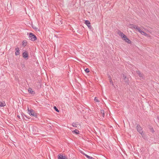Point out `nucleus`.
<instances>
[{
    "label": "nucleus",
    "instance_id": "17",
    "mask_svg": "<svg viewBox=\"0 0 159 159\" xmlns=\"http://www.w3.org/2000/svg\"><path fill=\"white\" fill-rule=\"evenodd\" d=\"M94 101L96 102H99V101L97 97H95L94 99Z\"/></svg>",
    "mask_w": 159,
    "mask_h": 159
},
{
    "label": "nucleus",
    "instance_id": "31",
    "mask_svg": "<svg viewBox=\"0 0 159 159\" xmlns=\"http://www.w3.org/2000/svg\"><path fill=\"white\" fill-rule=\"evenodd\" d=\"M33 28L35 29V30H37V28L35 27H33Z\"/></svg>",
    "mask_w": 159,
    "mask_h": 159
},
{
    "label": "nucleus",
    "instance_id": "29",
    "mask_svg": "<svg viewBox=\"0 0 159 159\" xmlns=\"http://www.w3.org/2000/svg\"><path fill=\"white\" fill-rule=\"evenodd\" d=\"M57 112H59V110H55Z\"/></svg>",
    "mask_w": 159,
    "mask_h": 159
},
{
    "label": "nucleus",
    "instance_id": "21",
    "mask_svg": "<svg viewBox=\"0 0 159 159\" xmlns=\"http://www.w3.org/2000/svg\"><path fill=\"white\" fill-rule=\"evenodd\" d=\"M85 157H86L89 159H90L91 158V157H92L90 156L87 155H85Z\"/></svg>",
    "mask_w": 159,
    "mask_h": 159
},
{
    "label": "nucleus",
    "instance_id": "33",
    "mask_svg": "<svg viewBox=\"0 0 159 159\" xmlns=\"http://www.w3.org/2000/svg\"><path fill=\"white\" fill-rule=\"evenodd\" d=\"M28 109V110H29V109L28 107V109Z\"/></svg>",
    "mask_w": 159,
    "mask_h": 159
},
{
    "label": "nucleus",
    "instance_id": "23",
    "mask_svg": "<svg viewBox=\"0 0 159 159\" xmlns=\"http://www.w3.org/2000/svg\"><path fill=\"white\" fill-rule=\"evenodd\" d=\"M101 112L102 114L103 113H104V110H101Z\"/></svg>",
    "mask_w": 159,
    "mask_h": 159
},
{
    "label": "nucleus",
    "instance_id": "34",
    "mask_svg": "<svg viewBox=\"0 0 159 159\" xmlns=\"http://www.w3.org/2000/svg\"><path fill=\"white\" fill-rule=\"evenodd\" d=\"M158 120H159V118H158Z\"/></svg>",
    "mask_w": 159,
    "mask_h": 159
},
{
    "label": "nucleus",
    "instance_id": "22",
    "mask_svg": "<svg viewBox=\"0 0 159 159\" xmlns=\"http://www.w3.org/2000/svg\"><path fill=\"white\" fill-rule=\"evenodd\" d=\"M151 130L152 133H153L154 132L153 129L152 128H151Z\"/></svg>",
    "mask_w": 159,
    "mask_h": 159
},
{
    "label": "nucleus",
    "instance_id": "4",
    "mask_svg": "<svg viewBox=\"0 0 159 159\" xmlns=\"http://www.w3.org/2000/svg\"><path fill=\"white\" fill-rule=\"evenodd\" d=\"M136 129H137V131L140 134H141L142 135V134L143 133V131L142 130V128L139 124H138L137 125Z\"/></svg>",
    "mask_w": 159,
    "mask_h": 159
},
{
    "label": "nucleus",
    "instance_id": "15",
    "mask_svg": "<svg viewBox=\"0 0 159 159\" xmlns=\"http://www.w3.org/2000/svg\"><path fill=\"white\" fill-rule=\"evenodd\" d=\"M74 132L75 133V134H79V131L78 130L75 129L74 131Z\"/></svg>",
    "mask_w": 159,
    "mask_h": 159
},
{
    "label": "nucleus",
    "instance_id": "32",
    "mask_svg": "<svg viewBox=\"0 0 159 159\" xmlns=\"http://www.w3.org/2000/svg\"><path fill=\"white\" fill-rule=\"evenodd\" d=\"M126 76H125L124 79H125L126 78Z\"/></svg>",
    "mask_w": 159,
    "mask_h": 159
},
{
    "label": "nucleus",
    "instance_id": "8",
    "mask_svg": "<svg viewBox=\"0 0 159 159\" xmlns=\"http://www.w3.org/2000/svg\"><path fill=\"white\" fill-rule=\"evenodd\" d=\"M130 25L131 26V27L132 28L136 30H137L138 31H139V30L140 29L139 27L137 26L136 25H134V24H131Z\"/></svg>",
    "mask_w": 159,
    "mask_h": 159
},
{
    "label": "nucleus",
    "instance_id": "18",
    "mask_svg": "<svg viewBox=\"0 0 159 159\" xmlns=\"http://www.w3.org/2000/svg\"><path fill=\"white\" fill-rule=\"evenodd\" d=\"M77 124L75 123H73L72 124L73 126L75 127H77Z\"/></svg>",
    "mask_w": 159,
    "mask_h": 159
},
{
    "label": "nucleus",
    "instance_id": "9",
    "mask_svg": "<svg viewBox=\"0 0 159 159\" xmlns=\"http://www.w3.org/2000/svg\"><path fill=\"white\" fill-rule=\"evenodd\" d=\"M136 73L138 74L139 76L140 77L142 78V79L143 78V74H141L139 71V70L137 71Z\"/></svg>",
    "mask_w": 159,
    "mask_h": 159
},
{
    "label": "nucleus",
    "instance_id": "7",
    "mask_svg": "<svg viewBox=\"0 0 159 159\" xmlns=\"http://www.w3.org/2000/svg\"><path fill=\"white\" fill-rule=\"evenodd\" d=\"M15 54L16 56H18L20 55V50L18 47H17L15 49Z\"/></svg>",
    "mask_w": 159,
    "mask_h": 159
},
{
    "label": "nucleus",
    "instance_id": "14",
    "mask_svg": "<svg viewBox=\"0 0 159 159\" xmlns=\"http://www.w3.org/2000/svg\"><path fill=\"white\" fill-rule=\"evenodd\" d=\"M109 81L110 82V83L111 84H112V85H113L114 84H113V82L112 81L111 77H110V76H109Z\"/></svg>",
    "mask_w": 159,
    "mask_h": 159
},
{
    "label": "nucleus",
    "instance_id": "30",
    "mask_svg": "<svg viewBox=\"0 0 159 159\" xmlns=\"http://www.w3.org/2000/svg\"><path fill=\"white\" fill-rule=\"evenodd\" d=\"M21 112H22L21 110H19V112H20V113L21 114Z\"/></svg>",
    "mask_w": 159,
    "mask_h": 159
},
{
    "label": "nucleus",
    "instance_id": "27",
    "mask_svg": "<svg viewBox=\"0 0 159 159\" xmlns=\"http://www.w3.org/2000/svg\"><path fill=\"white\" fill-rule=\"evenodd\" d=\"M53 108L54 109H58L57 107L56 106H54L53 107Z\"/></svg>",
    "mask_w": 159,
    "mask_h": 159
},
{
    "label": "nucleus",
    "instance_id": "20",
    "mask_svg": "<svg viewBox=\"0 0 159 159\" xmlns=\"http://www.w3.org/2000/svg\"><path fill=\"white\" fill-rule=\"evenodd\" d=\"M85 71L87 73H88L89 72V70L88 68H86L85 70Z\"/></svg>",
    "mask_w": 159,
    "mask_h": 159
},
{
    "label": "nucleus",
    "instance_id": "16",
    "mask_svg": "<svg viewBox=\"0 0 159 159\" xmlns=\"http://www.w3.org/2000/svg\"><path fill=\"white\" fill-rule=\"evenodd\" d=\"M20 65H21V67L22 68V69H24L25 68V65L24 64H23V63H21Z\"/></svg>",
    "mask_w": 159,
    "mask_h": 159
},
{
    "label": "nucleus",
    "instance_id": "11",
    "mask_svg": "<svg viewBox=\"0 0 159 159\" xmlns=\"http://www.w3.org/2000/svg\"><path fill=\"white\" fill-rule=\"evenodd\" d=\"M28 91L29 93L32 94H34L35 92L33 91L32 89L31 88H29L28 89Z\"/></svg>",
    "mask_w": 159,
    "mask_h": 159
},
{
    "label": "nucleus",
    "instance_id": "5",
    "mask_svg": "<svg viewBox=\"0 0 159 159\" xmlns=\"http://www.w3.org/2000/svg\"><path fill=\"white\" fill-rule=\"evenodd\" d=\"M22 56L23 57L26 59H28L29 55L28 52L25 51L22 53Z\"/></svg>",
    "mask_w": 159,
    "mask_h": 159
},
{
    "label": "nucleus",
    "instance_id": "26",
    "mask_svg": "<svg viewBox=\"0 0 159 159\" xmlns=\"http://www.w3.org/2000/svg\"><path fill=\"white\" fill-rule=\"evenodd\" d=\"M81 153H82L83 155H84L85 156V155H86L87 154H85L84 153V152H81Z\"/></svg>",
    "mask_w": 159,
    "mask_h": 159
},
{
    "label": "nucleus",
    "instance_id": "3",
    "mask_svg": "<svg viewBox=\"0 0 159 159\" xmlns=\"http://www.w3.org/2000/svg\"><path fill=\"white\" fill-rule=\"evenodd\" d=\"M28 113L30 116H34L35 118H37V114L34 110H27Z\"/></svg>",
    "mask_w": 159,
    "mask_h": 159
},
{
    "label": "nucleus",
    "instance_id": "6",
    "mask_svg": "<svg viewBox=\"0 0 159 159\" xmlns=\"http://www.w3.org/2000/svg\"><path fill=\"white\" fill-rule=\"evenodd\" d=\"M58 159H67V158L65 156H64L63 155L59 154L57 156Z\"/></svg>",
    "mask_w": 159,
    "mask_h": 159
},
{
    "label": "nucleus",
    "instance_id": "10",
    "mask_svg": "<svg viewBox=\"0 0 159 159\" xmlns=\"http://www.w3.org/2000/svg\"><path fill=\"white\" fill-rule=\"evenodd\" d=\"M139 32L143 35L146 36L147 35V34L144 31H142L140 29L139 30Z\"/></svg>",
    "mask_w": 159,
    "mask_h": 159
},
{
    "label": "nucleus",
    "instance_id": "13",
    "mask_svg": "<svg viewBox=\"0 0 159 159\" xmlns=\"http://www.w3.org/2000/svg\"><path fill=\"white\" fill-rule=\"evenodd\" d=\"M85 24H86L87 26L89 25H90V23L89 21L86 20L85 21Z\"/></svg>",
    "mask_w": 159,
    "mask_h": 159
},
{
    "label": "nucleus",
    "instance_id": "28",
    "mask_svg": "<svg viewBox=\"0 0 159 159\" xmlns=\"http://www.w3.org/2000/svg\"><path fill=\"white\" fill-rule=\"evenodd\" d=\"M102 116H103V117H104V116H105V113L102 114Z\"/></svg>",
    "mask_w": 159,
    "mask_h": 159
},
{
    "label": "nucleus",
    "instance_id": "12",
    "mask_svg": "<svg viewBox=\"0 0 159 159\" xmlns=\"http://www.w3.org/2000/svg\"><path fill=\"white\" fill-rule=\"evenodd\" d=\"M6 105V104L4 102H0V107H3Z\"/></svg>",
    "mask_w": 159,
    "mask_h": 159
},
{
    "label": "nucleus",
    "instance_id": "24",
    "mask_svg": "<svg viewBox=\"0 0 159 159\" xmlns=\"http://www.w3.org/2000/svg\"><path fill=\"white\" fill-rule=\"evenodd\" d=\"M88 27L90 29H91L92 28V26H91L90 25H87Z\"/></svg>",
    "mask_w": 159,
    "mask_h": 159
},
{
    "label": "nucleus",
    "instance_id": "19",
    "mask_svg": "<svg viewBox=\"0 0 159 159\" xmlns=\"http://www.w3.org/2000/svg\"><path fill=\"white\" fill-rule=\"evenodd\" d=\"M21 116H22V117H23L24 116H25L27 118H29L28 117H27L26 115H25V114H24L22 112H21Z\"/></svg>",
    "mask_w": 159,
    "mask_h": 159
},
{
    "label": "nucleus",
    "instance_id": "1",
    "mask_svg": "<svg viewBox=\"0 0 159 159\" xmlns=\"http://www.w3.org/2000/svg\"><path fill=\"white\" fill-rule=\"evenodd\" d=\"M118 34L123 39V40L128 43H131V41L125 35L123 32L119 31L118 33Z\"/></svg>",
    "mask_w": 159,
    "mask_h": 159
},
{
    "label": "nucleus",
    "instance_id": "25",
    "mask_svg": "<svg viewBox=\"0 0 159 159\" xmlns=\"http://www.w3.org/2000/svg\"><path fill=\"white\" fill-rule=\"evenodd\" d=\"M18 114V112H17V116L18 117V118L19 119H20V116Z\"/></svg>",
    "mask_w": 159,
    "mask_h": 159
},
{
    "label": "nucleus",
    "instance_id": "2",
    "mask_svg": "<svg viewBox=\"0 0 159 159\" xmlns=\"http://www.w3.org/2000/svg\"><path fill=\"white\" fill-rule=\"evenodd\" d=\"M29 38L30 40L32 41H35L37 39L36 36L33 33H30L29 34Z\"/></svg>",
    "mask_w": 159,
    "mask_h": 159
}]
</instances>
